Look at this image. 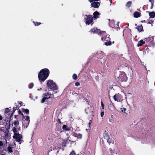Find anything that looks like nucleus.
<instances>
[{
  "instance_id": "5701e85b",
  "label": "nucleus",
  "mask_w": 155,
  "mask_h": 155,
  "mask_svg": "<svg viewBox=\"0 0 155 155\" xmlns=\"http://www.w3.org/2000/svg\"><path fill=\"white\" fill-rule=\"evenodd\" d=\"M8 150L10 152H11L12 151V148L10 147H8Z\"/></svg>"
},
{
  "instance_id": "f03ea898",
  "label": "nucleus",
  "mask_w": 155,
  "mask_h": 155,
  "mask_svg": "<svg viewBox=\"0 0 155 155\" xmlns=\"http://www.w3.org/2000/svg\"><path fill=\"white\" fill-rule=\"evenodd\" d=\"M21 114L23 116L22 119V127L25 129L26 128L28 127L30 123V117L28 116H24L22 114Z\"/></svg>"
},
{
  "instance_id": "473e14b6",
  "label": "nucleus",
  "mask_w": 155,
  "mask_h": 155,
  "mask_svg": "<svg viewBox=\"0 0 155 155\" xmlns=\"http://www.w3.org/2000/svg\"><path fill=\"white\" fill-rule=\"evenodd\" d=\"M104 112H101V117H103V116H104Z\"/></svg>"
},
{
  "instance_id": "0eeeda50",
  "label": "nucleus",
  "mask_w": 155,
  "mask_h": 155,
  "mask_svg": "<svg viewBox=\"0 0 155 155\" xmlns=\"http://www.w3.org/2000/svg\"><path fill=\"white\" fill-rule=\"evenodd\" d=\"M107 139L108 142L110 144H113L114 143V139L113 137H109Z\"/></svg>"
},
{
  "instance_id": "39448f33",
  "label": "nucleus",
  "mask_w": 155,
  "mask_h": 155,
  "mask_svg": "<svg viewBox=\"0 0 155 155\" xmlns=\"http://www.w3.org/2000/svg\"><path fill=\"white\" fill-rule=\"evenodd\" d=\"M13 137V138L15 139L17 142H19L20 141L22 137V136L21 135L19 134V133H15V134H14Z\"/></svg>"
},
{
  "instance_id": "4468645a",
  "label": "nucleus",
  "mask_w": 155,
  "mask_h": 155,
  "mask_svg": "<svg viewBox=\"0 0 155 155\" xmlns=\"http://www.w3.org/2000/svg\"><path fill=\"white\" fill-rule=\"evenodd\" d=\"M47 94H48V97H44L42 99V100H41L42 103H44L46 99H48L50 98V94L49 93H47Z\"/></svg>"
},
{
  "instance_id": "412c9836",
  "label": "nucleus",
  "mask_w": 155,
  "mask_h": 155,
  "mask_svg": "<svg viewBox=\"0 0 155 155\" xmlns=\"http://www.w3.org/2000/svg\"><path fill=\"white\" fill-rule=\"evenodd\" d=\"M132 2H129L127 3L126 4V6L127 7H129L131 5V4Z\"/></svg>"
},
{
  "instance_id": "a211bd4d",
  "label": "nucleus",
  "mask_w": 155,
  "mask_h": 155,
  "mask_svg": "<svg viewBox=\"0 0 155 155\" xmlns=\"http://www.w3.org/2000/svg\"><path fill=\"white\" fill-rule=\"evenodd\" d=\"M12 130L13 131V132L14 133V134H15V133H19L17 131V130L16 129V128L15 127H13V128L12 129Z\"/></svg>"
},
{
  "instance_id": "a878e982",
  "label": "nucleus",
  "mask_w": 155,
  "mask_h": 155,
  "mask_svg": "<svg viewBox=\"0 0 155 155\" xmlns=\"http://www.w3.org/2000/svg\"><path fill=\"white\" fill-rule=\"evenodd\" d=\"M14 125L17 126L19 124V123L18 121H15L14 123Z\"/></svg>"
},
{
  "instance_id": "f3484780",
  "label": "nucleus",
  "mask_w": 155,
  "mask_h": 155,
  "mask_svg": "<svg viewBox=\"0 0 155 155\" xmlns=\"http://www.w3.org/2000/svg\"><path fill=\"white\" fill-rule=\"evenodd\" d=\"M110 155H117V153L114 150H111Z\"/></svg>"
},
{
  "instance_id": "20e7f679",
  "label": "nucleus",
  "mask_w": 155,
  "mask_h": 155,
  "mask_svg": "<svg viewBox=\"0 0 155 155\" xmlns=\"http://www.w3.org/2000/svg\"><path fill=\"white\" fill-rule=\"evenodd\" d=\"M47 84L51 89H57V86L52 81H49L47 83Z\"/></svg>"
},
{
  "instance_id": "6e6552de",
  "label": "nucleus",
  "mask_w": 155,
  "mask_h": 155,
  "mask_svg": "<svg viewBox=\"0 0 155 155\" xmlns=\"http://www.w3.org/2000/svg\"><path fill=\"white\" fill-rule=\"evenodd\" d=\"M91 31L93 32H97L98 33H100V32H101V33L103 35H104L105 33L104 31H101L100 30H98L97 29L95 28H94L92 29Z\"/></svg>"
},
{
  "instance_id": "f257e3e1",
  "label": "nucleus",
  "mask_w": 155,
  "mask_h": 155,
  "mask_svg": "<svg viewBox=\"0 0 155 155\" xmlns=\"http://www.w3.org/2000/svg\"><path fill=\"white\" fill-rule=\"evenodd\" d=\"M49 74V71L47 69L41 70L39 73L38 75L39 79L41 81L45 80L48 77Z\"/></svg>"
},
{
  "instance_id": "423d86ee",
  "label": "nucleus",
  "mask_w": 155,
  "mask_h": 155,
  "mask_svg": "<svg viewBox=\"0 0 155 155\" xmlns=\"http://www.w3.org/2000/svg\"><path fill=\"white\" fill-rule=\"evenodd\" d=\"M93 20V18L91 16L89 15L87 16L86 23L87 25H89L92 22Z\"/></svg>"
},
{
  "instance_id": "7ed1b4c3",
  "label": "nucleus",
  "mask_w": 155,
  "mask_h": 155,
  "mask_svg": "<svg viewBox=\"0 0 155 155\" xmlns=\"http://www.w3.org/2000/svg\"><path fill=\"white\" fill-rule=\"evenodd\" d=\"M114 100L117 102H122L123 100L122 96L119 94L114 95L113 97Z\"/></svg>"
},
{
  "instance_id": "1a4fd4ad",
  "label": "nucleus",
  "mask_w": 155,
  "mask_h": 155,
  "mask_svg": "<svg viewBox=\"0 0 155 155\" xmlns=\"http://www.w3.org/2000/svg\"><path fill=\"white\" fill-rule=\"evenodd\" d=\"M92 7L95 8H98L100 5V3L99 2H94L91 4Z\"/></svg>"
},
{
  "instance_id": "4be33fe9",
  "label": "nucleus",
  "mask_w": 155,
  "mask_h": 155,
  "mask_svg": "<svg viewBox=\"0 0 155 155\" xmlns=\"http://www.w3.org/2000/svg\"><path fill=\"white\" fill-rule=\"evenodd\" d=\"M23 112L26 113V114H28L29 113V110L28 109H23L22 110Z\"/></svg>"
},
{
  "instance_id": "c756f323",
  "label": "nucleus",
  "mask_w": 155,
  "mask_h": 155,
  "mask_svg": "<svg viewBox=\"0 0 155 155\" xmlns=\"http://www.w3.org/2000/svg\"><path fill=\"white\" fill-rule=\"evenodd\" d=\"M9 111V110L8 108H6L5 110V113H8Z\"/></svg>"
},
{
  "instance_id": "a19ab883",
  "label": "nucleus",
  "mask_w": 155,
  "mask_h": 155,
  "mask_svg": "<svg viewBox=\"0 0 155 155\" xmlns=\"http://www.w3.org/2000/svg\"><path fill=\"white\" fill-rule=\"evenodd\" d=\"M90 129H86V130H89Z\"/></svg>"
},
{
  "instance_id": "4c0bfd02",
  "label": "nucleus",
  "mask_w": 155,
  "mask_h": 155,
  "mask_svg": "<svg viewBox=\"0 0 155 155\" xmlns=\"http://www.w3.org/2000/svg\"><path fill=\"white\" fill-rule=\"evenodd\" d=\"M91 122H89V123H88L89 125V128H90V125H91Z\"/></svg>"
},
{
  "instance_id": "72a5a7b5",
  "label": "nucleus",
  "mask_w": 155,
  "mask_h": 155,
  "mask_svg": "<svg viewBox=\"0 0 155 155\" xmlns=\"http://www.w3.org/2000/svg\"><path fill=\"white\" fill-rule=\"evenodd\" d=\"M101 106H102V108H103V109H104V104L102 102H101Z\"/></svg>"
},
{
  "instance_id": "c85d7f7f",
  "label": "nucleus",
  "mask_w": 155,
  "mask_h": 155,
  "mask_svg": "<svg viewBox=\"0 0 155 155\" xmlns=\"http://www.w3.org/2000/svg\"><path fill=\"white\" fill-rule=\"evenodd\" d=\"M69 155H76V153L74 151H73Z\"/></svg>"
},
{
  "instance_id": "393cba45",
  "label": "nucleus",
  "mask_w": 155,
  "mask_h": 155,
  "mask_svg": "<svg viewBox=\"0 0 155 155\" xmlns=\"http://www.w3.org/2000/svg\"><path fill=\"white\" fill-rule=\"evenodd\" d=\"M75 137H77L79 138H81L82 137V135L81 134H76Z\"/></svg>"
},
{
  "instance_id": "58836bf2",
  "label": "nucleus",
  "mask_w": 155,
  "mask_h": 155,
  "mask_svg": "<svg viewBox=\"0 0 155 155\" xmlns=\"http://www.w3.org/2000/svg\"><path fill=\"white\" fill-rule=\"evenodd\" d=\"M2 119V116L0 115V120Z\"/></svg>"
},
{
  "instance_id": "ddd939ff",
  "label": "nucleus",
  "mask_w": 155,
  "mask_h": 155,
  "mask_svg": "<svg viewBox=\"0 0 155 155\" xmlns=\"http://www.w3.org/2000/svg\"><path fill=\"white\" fill-rule=\"evenodd\" d=\"M100 14L99 12H95L94 13V17L95 19H97L98 17Z\"/></svg>"
},
{
  "instance_id": "e433bc0d",
  "label": "nucleus",
  "mask_w": 155,
  "mask_h": 155,
  "mask_svg": "<svg viewBox=\"0 0 155 155\" xmlns=\"http://www.w3.org/2000/svg\"><path fill=\"white\" fill-rule=\"evenodd\" d=\"M3 145V143L2 141H0V146H2Z\"/></svg>"
},
{
  "instance_id": "c9c22d12",
  "label": "nucleus",
  "mask_w": 155,
  "mask_h": 155,
  "mask_svg": "<svg viewBox=\"0 0 155 155\" xmlns=\"http://www.w3.org/2000/svg\"><path fill=\"white\" fill-rule=\"evenodd\" d=\"M98 0H89L90 2H92L94 1H97Z\"/></svg>"
},
{
  "instance_id": "f8f14e48",
  "label": "nucleus",
  "mask_w": 155,
  "mask_h": 155,
  "mask_svg": "<svg viewBox=\"0 0 155 155\" xmlns=\"http://www.w3.org/2000/svg\"><path fill=\"white\" fill-rule=\"evenodd\" d=\"M134 16L135 18H138L140 16L141 14L139 12H136L134 13Z\"/></svg>"
},
{
  "instance_id": "79ce46f5",
  "label": "nucleus",
  "mask_w": 155,
  "mask_h": 155,
  "mask_svg": "<svg viewBox=\"0 0 155 155\" xmlns=\"http://www.w3.org/2000/svg\"><path fill=\"white\" fill-rule=\"evenodd\" d=\"M40 23H38V25H40Z\"/></svg>"
},
{
  "instance_id": "aec40b11",
  "label": "nucleus",
  "mask_w": 155,
  "mask_h": 155,
  "mask_svg": "<svg viewBox=\"0 0 155 155\" xmlns=\"http://www.w3.org/2000/svg\"><path fill=\"white\" fill-rule=\"evenodd\" d=\"M143 28L142 26H140L138 27L137 29L139 31H141L143 30Z\"/></svg>"
},
{
  "instance_id": "9b49d317",
  "label": "nucleus",
  "mask_w": 155,
  "mask_h": 155,
  "mask_svg": "<svg viewBox=\"0 0 155 155\" xmlns=\"http://www.w3.org/2000/svg\"><path fill=\"white\" fill-rule=\"evenodd\" d=\"M145 41H143V40H141L138 42L137 46L138 47L141 46L145 44Z\"/></svg>"
},
{
  "instance_id": "b1692460",
  "label": "nucleus",
  "mask_w": 155,
  "mask_h": 155,
  "mask_svg": "<svg viewBox=\"0 0 155 155\" xmlns=\"http://www.w3.org/2000/svg\"><path fill=\"white\" fill-rule=\"evenodd\" d=\"M73 78L74 80H76L77 79V75L75 74H74L73 75Z\"/></svg>"
},
{
  "instance_id": "2f4dec72",
  "label": "nucleus",
  "mask_w": 155,
  "mask_h": 155,
  "mask_svg": "<svg viewBox=\"0 0 155 155\" xmlns=\"http://www.w3.org/2000/svg\"><path fill=\"white\" fill-rule=\"evenodd\" d=\"M33 86V84H29V87L30 88H31Z\"/></svg>"
},
{
  "instance_id": "bb28decb",
  "label": "nucleus",
  "mask_w": 155,
  "mask_h": 155,
  "mask_svg": "<svg viewBox=\"0 0 155 155\" xmlns=\"http://www.w3.org/2000/svg\"><path fill=\"white\" fill-rule=\"evenodd\" d=\"M153 0H150V1L151 2V7L150 8L151 9L152 8L153 6Z\"/></svg>"
},
{
  "instance_id": "cd10ccee",
  "label": "nucleus",
  "mask_w": 155,
  "mask_h": 155,
  "mask_svg": "<svg viewBox=\"0 0 155 155\" xmlns=\"http://www.w3.org/2000/svg\"><path fill=\"white\" fill-rule=\"evenodd\" d=\"M111 43L110 42H108V43H107V42H106L105 43V45L107 46L108 45H111Z\"/></svg>"
},
{
  "instance_id": "9d476101",
  "label": "nucleus",
  "mask_w": 155,
  "mask_h": 155,
  "mask_svg": "<svg viewBox=\"0 0 155 155\" xmlns=\"http://www.w3.org/2000/svg\"><path fill=\"white\" fill-rule=\"evenodd\" d=\"M109 133L106 131H104L103 133V136L105 139H107L109 136Z\"/></svg>"
},
{
  "instance_id": "ea45409f",
  "label": "nucleus",
  "mask_w": 155,
  "mask_h": 155,
  "mask_svg": "<svg viewBox=\"0 0 155 155\" xmlns=\"http://www.w3.org/2000/svg\"><path fill=\"white\" fill-rule=\"evenodd\" d=\"M102 40H105V39L104 38H103H103H102Z\"/></svg>"
},
{
  "instance_id": "6ab92c4d",
  "label": "nucleus",
  "mask_w": 155,
  "mask_h": 155,
  "mask_svg": "<svg viewBox=\"0 0 155 155\" xmlns=\"http://www.w3.org/2000/svg\"><path fill=\"white\" fill-rule=\"evenodd\" d=\"M121 112L122 113H124V114L126 113V111L127 110V109L126 108H121Z\"/></svg>"
},
{
  "instance_id": "dca6fc26",
  "label": "nucleus",
  "mask_w": 155,
  "mask_h": 155,
  "mask_svg": "<svg viewBox=\"0 0 155 155\" xmlns=\"http://www.w3.org/2000/svg\"><path fill=\"white\" fill-rule=\"evenodd\" d=\"M149 15L151 18H153L155 16V13L154 12H151L150 13Z\"/></svg>"
},
{
  "instance_id": "2eb2a0df",
  "label": "nucleus",
  "mask_w": 155,
  "mask_h": 155,
  "mask_svg": "<svg viewBox=\"0 0 155 155\" xmlns=\"http://www.w3.org/2000/svg\"><path fill=\"white\" fill-rule=\"evenodd\" d=\"M62 128L63 129L65 130L69 131L70 130V128L68 127L67 126L65 125H63Z\"/></svg>"
},
{
  "instance_id": "f704fd0d",
  "label": "nucleus",
  "mask_w": 155,
  "mask_h": 155,
  "mask_svg": "<svg viewBox=\"0 0 155 155\" xmlns=\"http://www.w3.org/2000/svg\"><path fill=\"white\" fill-rule=\"evenodd\" d=\"M47 93H47L46 94H44V97H48V94H47Z\"/></svg>"
},
{
  "instance_id": "7c9ffc66",
  "label": "nucleus",
  "mask_w": 155,
  "mask_h": 155,
  "mask_svg": "<svg viewBox=\"0 0 155 155\" xmlns=\"http://www.w3.org/2000/svg\"><path fill=\"white\" fill-rule=\"evenodd\" d=\"M80 85V83L78 82H76L75 83V85L76 86H78Z\"/></svg>"
}]
</instances>
